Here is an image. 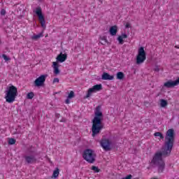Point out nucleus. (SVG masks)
I'll return each mask as SVG.
<instances>
[{
    "label": "nucleus",
    "instance_id": "obj_1",
    "mask_svg": "<svg viewBox=\"0 0 179 179\" xmlns=\"http://www.w3.org/2000/svg\"><path fill=\"white\" fill-rule=\"evenodd\" d=\"M174 129H169L166 131V135L165 136L164 146L162 147V151L155 153V156L151 161L152 164L157 166L158 173H163L164 171V167H166V164L163 161V157H168L173 150V146L174 145Z\"/></svg>",
    "mask_w": 179,
    "mask_h": 179
},
{
    "label": "nucleus",
    "instance_id": "obj_2",
    "mask_svg": "<svg viewBox=\"0 0 179 179\" xmlns=\"http://www.w3.org/2000/svg\"><path fill=\"white\" fill-rule=\"evenodd\" d=\"M101 121H103V112H101V106H98L95 108L94 117L92 120V132L93 137L96 136V135H99L101 129L104 128Z\"/></svg>",
    "mask_w": 179,
    "mask_h": 179
},
{
    "label": "nucleus",
    "instance_id": "obj_3",
    "mask_svg": "<svg viewBox=\"0 0 179 179\" xmlns=\"http://www.w3.org/2000/svg\"><path fill=\"white\" fill-rule=\"evenodd\" d=\"M5 99L7 103H12L17 97V88L13 85L7 87L5 91Z\"/></svg>",
    "mask_w": 179,
    "mask_h": 179
},
{
    "label": "nucleus",
    "instance_id": "obj_4",
    "mask_svg": "<svg viewBox=\"0 0 179 179\" xmlns=\"http://www.w3.org/2000/svg\"><path fill=\"white\" fill-rule=\"evenodd\" d=\"M83 157L84 160L87 161V163L93 164L96 162V155L94 151L92 149H86L84 150L83 154Z\"/></svg>",
    "mask_w": 179,
    "mask_h": 179
},
{
    "label": "nucleus",
    "instance_id": "obj_5",
    "mask_svg": "<svg viewBox=\"0 0 179 179\" xmlns=\"http://www.w3.org/2000/svg\"><path fill=\"white\" fill-rule=\"evenodd\" d=\"M146 60V52H145V48L143 47H141L138 49V53L136 56V64L137 65H141V64H143Z\"/></svg>",
    "mask_w": 179,
    "mask_h": 179
},
{
    "label": "nucleus",
    "instance_id": "obj_6",
    "mask_svg": "<svg viewBox=\"0 0 179 179\" xmlns=\"http://www.w3.org/2000/svg\"><path fill=\"white\" fill-rule=\"evenodd\" d=\"M36 14L38 17L41 27L45 29V28L47 27V25H45V18H44V15H43V13L41 11V8L38 7L36 8Z\"/></svg>",
    "mask_w": 179,
    "mask_h": 179
},
{
    "label": "nucleus",
    "instance_id": "obj_7",
    "mask_svg": "<svg viewBox=\"0 0 179 179\" xmlns=\"http://www.w3.org/2000/svg\"><path fill=\"white\" fill-rule=\"evenodd\" d=\"M100 90H103V85H101V84L94 85L92 87L88 90L85 99H89V97L92 96V93H96V92H100Z\"/></svg>",
    "mask_w": 179,
    "mask_h": 179
},
{
    "label": "nucleus",
    "instance_id": "obj_8",
    "mask_svg": "<svg viewBox=\"0 0 179 179\" xmlns=\"http://www.w3.org/2000/svg\"><path fill=\"white\" fill-rule=\"evenodd\" d=\"M48 76V74L41 75L38 78H36L34 81V86L36 87H41V86H44V83L45 82V79H47V77Z\"/></svg>",
    "mask_w": 179,
    "mask_h": 179
},
{
    "label": "nucleus",
    "instance_id": "obj_9",
    "mask_svg": "<svg viewBox=\"0 0 179 179\" xmlns=\"http://www.w3.org/2000/svg\"><path fill=\"white\" fill-rule=\"evenodd\" d=\"M100 143L101 148H103V149L105 150L106 152L111 150V142L110 141V140L106 138L101 139Z\"/></svg>",
    "mask_w": 179,
    "mask_h": 179
},
{
    "label": "nucleus",
    "instance_id": "obj_10",
    "mask_svg": "<svg viewBox=\"0 0 179 179\" xmlns=\"http://www.w3.org/2000/svg\"><path fill=\"white\" fill-rule=\"evenodd\" d=\"M178 85H179V77L175 81L169 80L164 83V87L170 89V87H174V86H177Z\"/></svg>",
    "mask_w": 179,
    "mask_h": 179
},
{
    "label": "nucleus",
    "instance_id": "obj_11",
    "mask_svg": "<svg viewBox=\"0 0 179 179\" xmlns=\"http://www.w3.org/2000/svg\"><path fill=\"white\" fill-rule=\"evenodd\" d=\"M25 161L28 164H31L33 163H36L37 162V159L34 155H26L24 156Z\"/></svg>",
    "mask_w": 179,
    "mask_h": 179
},
{
    "label": "nucleus",
    "instance_id": "obj_12",
    "mask_svg": "<svg viewBox=\"0 0 179 179\" xmlns=\"http://www.w3.org/2000/svg\"><path fill=\"white\" fill-rule=\"evenodd\" d=\"M66 58H68V55L66 54H62V52H61L59 55H57L56 59L57 62H65V61H66Z\"/></svg>",
    "mask_w": 179,
    "mask_h": 179
},
{
    "label": "nucleus",
    "instance_id": "obj_13",
    "mask_svg": "<svg viewBox=\"0 0 179 179\" xmlns=\"http://www.w3.org/2000/svg\"><path fill=\"white\" fill-rule=\"evenodd\" d=\"M52 67L53 68V73L55 75H59L61 73V71H59V64L57 62H53Z\"/></svg>",
    "mask_w": 179,
    "mask_h": 179
},
{
    "label": "nucleus",
    "instance_id": "obj_14",
    "mask_svg": "<svg viewBox=\"0 0 179 179\" xmlns=\"http://www.w3.org/2000/svg\"><path fill=\"white\" fill-rule=\"evenodd\" d=\"M102 80H113L114 76H110L108 73H103L101 76Z\"/></svg>",
    "mask_w": 179,
    "mask_h": 179
},
{
    "label": "nucleus",
    "instance_id": "obj_15",
    "mask_svg": "<svg viewBox=\"0 0 179 179\" xmlns=\"http://www.w3.org/2000/svg\"><path fill=\"white\" fill-rule=\"evenodd\" d=\"M118 31V27L117 25L110 27L109 29V33L111 36H117V32Z\"/></svg>",
    "mask_w": 179,
    "mask_h": 179
},
{
    "label": "nucleus",
    "instance_id": "obj_16",
    "mask_svg": "<svg viewBox=\"0 0 179 179\" xmlns=\"http://www.w3.org/2000/svg\"><path fill=\"white\" fill-rule=\"evenodd\" d=\"M116 78L117 79H118L119 80H122V79H124V78H125V75H124V73L122 72H118L116 74Z\"/></svg>",
    "mask_w": 179,
    "mask_h": 179
},
{
    "label": "nucleus",
    "instance_id": "obj_17",
    "mask_svg": "<svg viewBox=\"0 0 179 179\" xmlns=\"http://www.w3.org/2000/svg\"><path fill=\"white\" fill-rule=\"evenodd\" d=\"M58 176H59V168H56L55 169V171H53V174L52 176L54 178H57Z\"/></svg>",
    "mask_w": 179,
    "mask_h": 179
},
{
    "label": "nucleus",
    "instance_id": "obj_18",
    "mask_svg": "<svg viewBox=\"0 0 179 179\" xmlns=\"http://www.w3.org/2000/svg\"><path fill=\"white\" fill-rule=\"evenodd\" d=\"M169 103H167V101H166L164 99H161L160 100V106H161V107H162V108L166 107V106Z\"/></svg>",
    "mask_w": 179,
    "mask_h": 179
},
{
    "label": "nucleus",
    "instance_id": "obj_19",
    "mask_svg": "<svg viewBox=\"0 0 179 179\" xmlns=\"http://www.w3.org/2000/svg\"><path fill=\"white\" fill-rule=\"evenodd\" d=\"M41 37H43V33L31 36L32 40H38Z\"/></svg>",
    "mask_w": 179,
    "mask_h": 179
},
{
    "label": "nucleus",
    "instance_id": "obj_20",
    "mask_svg": "<svg viewBox=\"0 0 179 179\" xmlns=\"http://www.w3.org/2000/svg\"><path fill=\"white\" fill-rule=\"evenodd\" d=\"M154 136H159L160 139H164V136L161 132H155Z\"/></svg>",
    "mask_w": 179,
    "mask_h": 179
},
{
    "label": "nucleus",
    "instance_id": "obj_21",
    "mask_svg": "<svg viewBox=\"0 0 179 179\" xmlns=\"http://www.w3.org/2000/svg\"><path fill=\"white\" fill-rule=\"evenodd\" d=\"M101 40H102L103 41H104V43L100 42V43L102 45H106V43H107V37L106 36H102L100 38Z\"/></svg>",
    "mask_w": 179,
    "mask_h": 179
},
{
    "label": "nucleus",
    "instance_id": "obj_22",
    "mask_svg": "<svg viewBox=\"0 0 179 179\" xmlns=\"http://www.w3.org/2000/svg\"><path fill=\"white\" fill-rule=\"evenodd\" d=\"M91 170H92V171H94V173H99L100 172V169H99V167L94 166H92Z\"/></svg>",
    "mask_w": 179,
    "mask_h": 179
},
{
    "label": "nucleus",
    "instance_id": "obj_23",
    "mask_svg": "<svg viewBox=\"0 0 179 179\" xmlns=\"http://www.w3.org/2000/svg\"><path fill=\"white\" fill-rule=\"evenodd\" d=\"M34 97V92H29L27 95V98L29 99V100H31Z\"/></svg>",
    "mask_w": 179,
    "mask_h": 179
},
{
    "label": "nucleus",
    "instance_id": "obj_24",
    "mask_svg": "<svg viewBox=\"0 0 179 179\" xmlns=\"http://www.w3.org/2000/svg\"><path fill=\"white\" fill-rule=\"evenodd\" d=\"M16 143V140L15 138L8 139V145H15Z\"/></svg>",
    "mask_w": 179,
    "mask_h": 179
},
{
    "label": "nucleus",
    "instance_id": "obj_25",
    "mask_svg": "<svg viewBox=\"0 0 179 179\" xmlns=\"http://www.w3.org/2000/svg\"><path fill=\"white\" fill-rule=\"evenodd\" d=\"M75 97V92L73 91H71L69 94L68 99H73Z\"/></svg>",
    "mask_w": 179,
    "mask_h": 179
},
{
    "label": "nucleus",
    "instance_id": "obj_26",
    "mask_svg": "<svg viewBox=\"0 0 179 179\" xmlns=\"http://www.w3.org/2000/svg\"><path fill=\"white\" fill-rule=\"evenodd\" d=\"M117 41H119V44H124V39L121 36L117 37Z\"/></svg>",
    "mask_w": 179,
    "mask_h": 179
},
{
    "label": "nucleus",
    "instance_id": "obj_27",
    "mask_svg": "<svg viewBox=\"0 0 179 179\" xmlns=\"http://www.w3.org/2000/svg\"><path fill=\"white\" fill-rule=\"evenodd\" d=\"M2 57H3V59L6 61H9L10 59V58L8 57V56H6V55H3Z\"/></svg>",
    "mask_w": 179,
    "mask_h": 179
},
{
    "label": "nucleus",
    "instance_id": "obj_28",
    "mask_svg": "<svg viewBox=\"0 0 179 179\" xmlns=\"http://www.w3.org/2000/svg\"><path fill=\"white\" fill-rule=\"evenodd\" d=\"M120 37H121L122 38H128V35H127L126 34H122L121 36H120Z\"/></svg>",
    "mask_w": 179,
    "mask_h": 179
},
{
    "label": "nucleus",
    "instance_id": "obj_29",
    "mask_svg": "<svg viewBox=\"0 0 179 179\" xmlns=\"http://www.w3.org/2000/svg\"><path fill=\"white\" fill-rule=\"evenodd\" d=\"M1 16H5V15H6V10H5V9H2L1 11Z\"/></svg>",
    "mask_w": 179,
    "mask_h": 179
},
{
    "label": "nucleus",
    "instance_id": "obj_30",
    "mask_svg": "<svg viewBox=\"0 0 179 179\" xmlns=\"http://www.w3.org/2000/svg\"><path fill=\"white\" fill-rule=\"evenodd\" d=\"M53 83H59V79L58 78H54Z\"/></svg>",
    "mask_w": 179,
    "mask_h": 179
},
{
    "label": "nucleus",
    "instance_id": "obj_31",
    "mask_svg": "<svg viewBox=\"0 0 179 179\" xmlns=\"http://www.w3.org/2000/svg\"><path fill=\"white\" fill-rule=\"evenodd\" d=\"M132 178V175H128L125 178H123L122 179H131Z\"/></svg>",
    "mask_w": 179,
    "mask_h": 179
},
{
    "label": "nucleus",
    "instance_id": "obj_32",
    "mask_svg": "<svg viewBox=\"0 0 179 179\" xmlns=\"http://www.w3.org/2000/svg\"><path fill=\"white\" fill-rule=\"evenodd\" d=\"M154 71H155V72H159V71H160V69H159V67H155V68L154 69Z\"/></svg>",
    "mask_w": 179,
    "mask_h": 179
},
{
    "label": "nucleus",
    "instance_id": "obj_33",
    "mask_svg": "<svg viewBox=\"0 0 179 179\" xmlns=\"http://www.w3.org/2000/svg\"><path fill=\"white\" fill-rule=\"evenodd\" d=\"M65 103H66V104H69V103H71V101H69V98L67 99H66Z\"/></svg>",
    "mask_w": 179,
    "mask_h": 179
},
{
    "label": "nucleus",
    "instance_id": "obj_34",
    "mask_svg": "<svg viewBox=\"0 0 179 179\" xmlns=\"http://www.w3.org/2000/svg\"><path fill=\"white\" fill-rule=\"evenodd\" d=\"M60 122H66V119L62 118V119L60 120Z\"/></svg>",
    "mask_w": 179,
    "mask_h": 179
},
{
    "label": "nucleus",
    "instance_id": "obj_35",
    "mask_svg": "<svg viewBox=\"0 0 179 179\" xmlns=\"http://www.w3.org/2000/svg\"><path fill=\"white\" fill-rule=\"evenodd\" d=\"M130 24H129V23H127V24H126V26H125V27L127 28V29H128V28H129L130 27Z\"/></svg>",
    "mask_w": 179,
    "mask_h": 179
}]
</instances>
